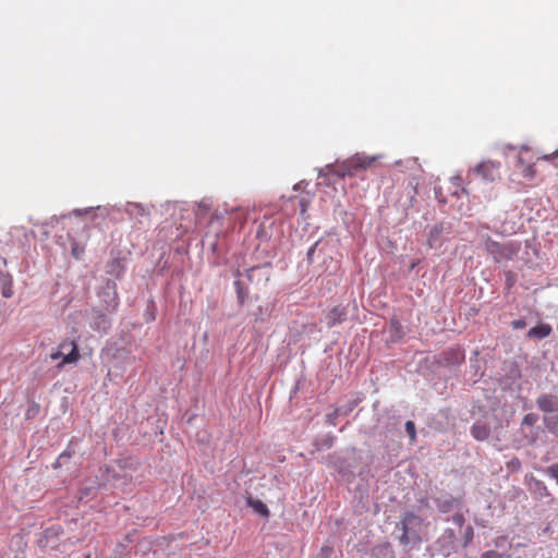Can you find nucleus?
<instances>
[{
  "mask_svg": "<svg viewBox=\"0 0 558 558\" xmlns=\"http://www.w3.org/2000/svg\"><path fill=\"white\" fill-rule=\"evenodd\" d=\"M536 404L541 411L551 413L558 408V398L553 395H541L536 399Z\"/></svg>",
  "mask_w": 558,
  "mask_h": 558,
  "instance_id": "obj_6",
  "label": "nucleus"
},
{
  "mask_svg": "<svg viewBox=\"0 0 558 558\" xmlns=\"http://www.w3.org/2000/svg\"><path fill=\"white\" fill-rule=\"evenodd\" d=\"M482 558H498V554L494 550H488L482 555Z\"/></svg>",
  "mask_w": 558,
  "mask_h": 558,
  "instance_id": "obj_26",
  "label": "nucleus"
},
{
  "mask_svg": "<svg viewBox=\"0 0 558 558\" xmlns=\"http://www.w3.org/2000/svg\"><path fill=\"white\" fill-rule=\"evenodd\" d=\"M452 522L458 524L459 526H462L463 523H464V517L463 514L461 513H456L453 517H452Z\"/></svg>",
  "mask_w": 558,
  "mask_h": 558,
  "instance_id": "obj_21",
  "label": "nucleus"
},
{
  "mask_svg": "<svg viewBox=\"0 0 558 558\" xmlns=\"http://www.w3.org/2000/svg\"><path fill=\"white\" fill-rule=\"evenodd\" d=\"M440 233H441V228L438 226H434L430 229L428 238H427V245L430 248H434L438 245V240H439Z\"/></svg>",
  "mask_w": 558,
  "mask_h": 558,
  "instance_id": "obj_13",
  "label": "nucleus"
},
{
  "mask_svg": "<svg viewBox=\"0 0 558 558\" xmlns=\"http://www.w3.org/2000/svg\"><path fill=\"white\" fill-rule=\"evenodd\" d=\"M99 298L102 302V308L106 312H113L119 306V295L117 292V283L112 280H108L102 291L99 293Z\"/></svg>",
  "mask_w": 558,
  "mask_h": 558,
  "instance_id": "obj_4",
  "label": "nucleus"
},
{
  "mask_svg": "<svg viewBox=\"0 0 558 558\" xmlns=\"http://www.w3.org/2000/svg\"><path fill=\"white\" fill-rule=\"evenodd\" d=\"M375 161V157L356 154L339 166L336 173L340 177L352 175L354 171L369 168Z\"/></svg>",
  "mask_w": 558,
  "mask_h": 558,
  "instance_id": "obj_3",
  "label": "nucleus"
},
{
  "mask_svg": "<svg viewBox=\"0 0 558 558\" xmlns=\"http://www.w3.org/2000/svg\"><path fill=\"white\" fill-rule=\"evenodd\" d=\"M70 458H71V453H70V452H68V451L62 452V453L59 456L58 460H57V465H56V468H57L58 465H60V464H61V462H62L63 460H65V459H70Z\"/></svg>",
  "mask_w": 558,
  "mask_h": 558,
  "instance_id": "obj_24",
  "label": "nucleus"
},
{
  "mask_svg": "<svg viewBox=\"0 0 558 558\" xmlns=\"http://www.w3.org/2000/svg\"><path fill=\"white\" fill-rule=\"evenodd\" d=\"M98 320L99 322H96L92 327L95 330L106 331L109 328V326H110V322L107 319V317L104 314H100L98 316Z\"/></svg>",
  "mask_w": 558,
  "mask_h": 558,
  "instance_id": "obj_14",
  "label": "nucleus"
},
{
  "mask_svg": "<svg viewBox=\"0 0 558 558\" xmlns=\"http://www.w3.org/2000/svg\"><path fill=\"white\" fill-rule=\"evenodd\" d=\"M401 526L400 543L408 545L410 542L420 541L417 529L421 526V519L413 512H407L401 518L399 524Z\"/></svg>",
  "mask_w": 558,
  "mask_h": 558,
  "instance_id": "obj_1",
  "label": "nucleus"
},
{
  "mask_svg": "<svg viewBox=\"0 0 558 558\" xmlns=\"http://www.w3.org/2000/svg\"><path fill=\"white\" fill-rule=\"evenodd\" d=\"M453 500H447L439 505V510L441 512H448L452 508Z\"/></svg>",
  "mask_w": 558,
  "mask_h": 558,
  "instance_id": "obj_20",
  "label": "nucleus"
},
{
  "mask_svg": "<svg viewBox=\"0 0 558 558\" xmlns=\"http://www.w3.org/2000/svg\"><path fill=\"white\" fill-rule=\"evenodd\" d=\"M345 317L347 311L343 306L340 305L332 307L326 315L327 324L329 327L342 323Z\"/></svg>",
  "mask_w": 558,
  "mask_h": 558,
  "instance_id": "obj_7",
  "label": "nucleus"
},
{
  "mask_svg": "<svg viewBox=\"0 0 558 558\" xmlns=\"http://www.w3.org/2000/svg\"><path fill=\"white\" fill-rule=\"evenodd\" d=\"M257 270H258L257 268H251V269H248V271H247V278H248V280H252V276H253V274H254L255 271H257Z\"/></svg>",
  "mask_w": 558,
  "mask_h": 558,
  "instance_id": "obj_28",
  "label": "nucleus"
},
{
  "mask_svg": "<svg viewBox=\"0 0 558 558\" xmlns=\"http://www.w3.org/2000/svg\"><path fill=\"white\" fill-rule=\"evenodd\" d=\"M486 251L488 254H490L496 262H500L504 257V247L501 244H499L496 241L487 240L486 242Z\"/></svg>",
  "mask_w": 558,
  "mask_h": 558,
  "instance_id": "obj_11",
  "label": "nucleus"
},
{
  "mask_svg": "<svg viewBox=\"0 0 558 558\" xmlns=\"http://www.w3.org/2000/svg\"><path fill=\"white\" fill-rule=\"evenodd\" d=\"M0 287L3 298L10 299L13 296V279L9 272H0Z\"/></svg>",
  "mask_w": 558,
  "mask_h": 558,
  "instance_id": "obj_8",
  "label": "nucleus"
},
{
  "mask_svg": "<svg viewBox=\"0 0 558 558\" xmlns=\"http://www.w3.org/2000/svg\"><path fill=\"white\" fill-rule=\"evenodd\" d=\"M526 326V323L524 319H517L512 322V327L514 329H522Z\"/></svg>",
  "mask_w": 558,
  "mask_h": 558,
  "instance_id": "obj_22",
  "label": "nucleus"
},
{
  "mask_svg": "<svg viewBox=\"0 0 558 558\" xmlns=\"http://www.w3.org/2000/svg\"><path fill=\"white\" fill-rule=\"evenodd\" d=\"M417 264H418V262H413V263L411 264V266H410V269H411V270H412V269H414V268L416 267V265H417Z\"/></svg>",
  "mask_w": 558,
  "mask_h": 558,
  "instance_id": "obj_30",
  "label": "nucleus"
},
{
  "mask_svg": "<svg viewBox=\"0 0 558 558\" xmlns=\"http://www.w3.org/2000/svg\"><path fill=\"white\" fill-rule=\"evenodd\" d=\"M106 272L113 276L116 279L122 278L124 274V265L121 259L113 258L106 265Z\"/></svg>",
  "mask_w": 558,
  "mask_h": 558,
  "instance_id": "obj_9",
  "label": "nucleus"
},
{
  "mask_svg": "<svg viewBox=\"0 0 558 558\" xmlns=\"http://www.w3.org/2000/svg\"><path fill=\"white\" fill-rule=\"evenodd\" d=\"M405 430L409 434L411 440L414 441L415 437H416V432H415V425L412 421H408L405 423Z\"/></svg>",
  "mask_w": 558,
  "mask_h": 558,
  "instance_id": "obj_18",
  "label": "nucleus"
},
{
  "mask_svg": "<svg viewBox=\"0 0 558 558\" xmlns=\"http://www.w3.org/2000/svg\"><path fill=\"white\" fill-rule=\"evenodd\" d=\"M299 206H300V209H301V214H304L307 210L308 201L306 198H301L299 201Z\"/></svg>",
  "mask_w": 558,
  "mask_h": 558,
  "instance_id": "obj_23",
  "label": "nucleus"
},
{
  "mask_svg": "<svg viewBox=\"0 0 558 558\" xmlns=\"http://www.w3.org/2000/svg\"><path fill=\"white\" fill-rule=\"evenodd\" d=\"M210 210V204L207 203L206 201H202L201 203H198L197 205V210H196V216L198 218H202L204 217L208 211Z\"/></svg>",
  "mask_w": 558,
  "mask_h": 558,
  "instance_id": "obj_17",
  "label": "nucleus"
},
{
  "mask_svg": "<svg viewBox=\"0 0 558 558\" xmlns=\"http://www.w3.org/2000/svg\"><path fill=\"white\" fill-rule=\"evenodd\" d=\"M50 359L56 361L58 359H62V361L58 364V367H63L66 364H75L81 359V354L77 348V344L74 340H65L62 341L56 352L50 354Z\"/></svg>",
  "mask_w": 558,
  "mask_h": 558,
  "instance_id": "obj_2",
  "label": "nucleus"
},
{
  "mask_svg": "<svg viewBox=\"0 0 558 558\" xmlns=\"http://www.w3.org/2000/svg\"><path fill=\"white\" fill-rule=\"evenodd\" d=\"M545 160H550V159H554V158H558V148L550 155H545L543 157Z\"/></svg>",
  "mask_w": 558,
  "mask_h": 558,
  "instance_id": "obj_27",
  "label": "nucleus"
},
{
  "mask_svg": "<svg viewBox=\"0 0 558 558\" xmlns=\"http://www.w3.org/2000/svg\"><path fill=\"white\" fill-rule=\"evenodd\" d=\"M234 286H235L239 303L242 305L247 298V292L242 287V282L240 280H236L234 282Z\"/></svg>",
  "mask_w": 558,
  "mask_h": 558,
  "instance_id": "obj_16",
  "label": "nucleus"
},
{
  "mask_svg": "<svg viewBox=\"0 0 558 558\" xmlns=\"http://www.w3.org/2000/svg\"><path fill=\"white\" fill-rule=\"evenodd\" d=\"M473 171L486 182H495L501 178L500 162L485 160L478 163Z\"/></svg>",
  "mask_w": 558,
  "mask_h": 558,
  "instance_id": "obj_5",
  "label": "nucleus"
},
{
  "mask_svg": "<svg viewBox=\"0 0 558 558\" xmlns=\"http://www.w3.org/2000/svg\"><path fill=\"white\" fill-rule=\"evenodd\" d=\"M83 253H84V248L80 247L76 242H73L72 243V254H73V256L78 259V258H81Z\"/></svg>",
  "mask_w": 558,
  "mask_h": 558,
  "instance_id": "obj_19",
  "label": "nucleus"
},
{
  "mask_svg": "<svg viewBox=\"0 0 558 558\" xmlns=\"http://www.w3.org/2000/svg\"><path fill=\"white\" fill-rule=\"evenodd\" d=\"M551 327L548 324H541L531 328L527 332L529 338L544 339L551 333Z\"/></svg>",
  "mask_w": 558,
  "mask_h": 558,
  "instance_id": "obj_10",
  "label": "nucleus"
},
{
  "mask_svg": "<svg viewBox=\"0 0 558 558\" xmlns=\"http://www.w3.org/2000/svg\"><path fill=\"white\" fill-rule=\"evenodd\" d=\"M250 505L259 514H262L264 517H268L269 510H268L267 506L264 502H262L260 500L250 501Z\"/></svg>",
  "mask_w": 558,
  "mask_h": 558,
  "instance_id": "obj_15",
  "label": "nucleus"
},
{
  "mask_svg": "<svg viewBox=\"0 0 558 558\" xmlns=\"http://www.w3.org/2000/svg\"><path fill=\"white\" fill-rule=\"evenodd\" d=\"M524 422H525V423H529V424H530V423H532V415H530V414H529V415H526V416L524 417Z\"/></svg>",
  "mask_w": 558,
  "mask_h": 558,
  "instance_id": "obj_29",
  "label": "nucleus"
},
{
  "mask_svg": "<svg viewBox=\"0 0 558 558\" xmlns=\"http://www.w3.org/2000/svg\"><path fill=\"white\" fill-rule=\"evenodd\" d=\"M39 410V407L37 404H34L32 409H29L27 412H26V417L27 418H31L33 415H35Z\"/></svg>",
  "mask_w": 558,
  "mask_h": 558,
  "instance_id": "obj_25",
  "label": "nucleus"
},
{
  "mask_svg": "<svg viewBox=\"0 0 558 558\" xmlns=\"http://www.w3.org/2000/svg\"><path fill=\"white\" fill-rule=\"evenodd\" d=\"M543 490L545 492V495H546V496H549V493L547 492L546 486H543Z\"/></svg>",
  "mask_w": 558,
  "mask_h": 558,
  "instance_id": "obj_31",
  "label": "nucleus"
},
{
  "mask_svg": "<svg viewBox=\"0 0 558 558\" xmlns=\"http://www.w3.org/2000/svg\"><path fill=\"white\" fill-rule=\"evenodd\" d=\"M472 436L477 440H485L489 436V429L482 424H475L471 428Z\"/></svg>",
  "mask_w": 558,
  "mask_h": 558,
  "instance_id": "obj_12",
  "label": "nucleus"
}]
</instances>
